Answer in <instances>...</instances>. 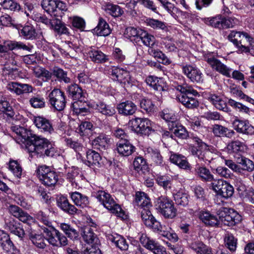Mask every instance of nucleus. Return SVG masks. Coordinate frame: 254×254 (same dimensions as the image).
Here are the masks:
<instances>
[{
	"instance_id": "obj_1",
	"label": "nucleus",
	"mask_w": 254,
	"mask_h": 254,
	"mask_svg": "<svg viewBox=\"0 0 254 254\" xmlns=\"http://www.w3.org/2000/svg\"><path fill=\"white\" fill-rule=\"evenodd\" d=\"M26 148L32 157L44 158L53 157L56 152L54 145L47 138L35 135Z\"/></svg>"
},
{
	"instance_id": "obj_2",
	"label": "nucleus",
	"mask_w": 254,
	"mask_h": 254,
	"mask_svg": "<svg viewBox=\"0 0 254 254\" xmlns=\"http://www.w3.org/2000/svg\"><path fill=\"white\" fill-rule=\"evenodd\" d=\"M176 89L182 93L178 99L185 107L193 109L199 106V102L196 98L199 96L198 92L186 83L178 85Z\"/></svg>"
},
{
	"instance_id": "obj_3",
	"label": "nucleus",
	"mask_w": 254,
	"mask_h": 254,
	"mask_svg": "<svg viewBox=\"0 0 254 254\" xmlns=\"http://www.w3.org/2000/svg\"><path fill=\"white\" fill-rule=\"evenodd\" d=\"M235 160L237 164H236L231 160H225V163L226 166L232 169L233 171L238 173L243 174L244 172H252L254 170V163L250 160L242 155L235 156Z\"/></svg>"
},
{
	"instance_id": "obj_4",
	"label": "nucleus",
	"mask_w": 254,
	"mask_h": 254,
	"mask_svg": "<svg viewBox=\"0 0 254 254\" xmlns=\"http://www.w3.org/2000/svg\"><path fill=\"white\" fill-rule=\"evenodd\" d=\"M155 206L156 209L166 218L173 219L176 216L177 209L173 201L165 196L158 197Z\"/></svg>"
},
{
	"instance_id": "obj_5",
	"label": "nucleus",
	"mask_w": 254,
	"mask_h": 254,
	"mask_svg": "<svg viewBox=\"0 0 254 254\" xmlns=\"http://www.w3.org/2000/svg\"><path fill=\"white\" fill-rule=\"evenodd\" d=\"M132 129L142 135L148 136L154 132L152 128V123L147 118H136L129 122Z\"/></svg>"
},
{
	"instance_id": "obj_6",
	"label": "nucleus",
	"mask_w": 254,
	"mask_h": 254,
	"mask_svg": "<svg viewBox=\"0 0 254 254\" xmlns=\"http://www.w3.org/2000/svg\"><path fill=\"white\" fill-rule=\"evenodd\" d=\"M37 176L44 185L50 187L56 184L58 181L57 173L46 165L39 166L36 171Z\"/></svg>"
},
{
	"instance_id": "obj_7",
	"label": "nucleus",
	"mask_w": 254,
	"mask_h": 254,
	"mask_svg": "<svg viewBox=\"0 0 254 254\" xmlns=\"http://www.w3.org/2000/svg\"><path fill=\"white\" fill-rule=\"evenodd\" d=\"M43 230L46 234L47 241L52 246L60 247L68 244L66 237L57 229L51 227L44 228Z\"/></svg>"
},
{
	"instance_id": "obj_8",
	"label": "nucleus",
	"mask_w": 254,
	"mask_h": 254,
	"mask_svg": "<svg viewBox=\"0 0 254 254\" xmlns=\"http://www.w3.org/2000/svg\"><path fill=\"white\" fill-rule=\"evenodd\" d=\"M210 189L214 190L217 195L228 198L234 193L232 186L222 179L215 180L210 184Z\"/></svg>"
},
{
	"instance_id": "obj_9",
	"label": "nucleus",
	"mask_w": 254,
	"mask_h": 254,
	"mask_svg": "<svg viewBox=\"0 0 254 254\" xmlns=\"http://www.w3.org/2000/svg\"><path fill=\"white\" fill-rule=\"evenodd\" d=\"M65 96L63 91L59 89H54L48 95L49 103L55 110L62 111L66 105Z\"/></svg>"
},
{
	"instance_id": "obj_10",
	"label": "nucleus",
	"mask_w": 254,
	"mask_h": 254,
	"mask_svg": "<svg viewBox=\"0 0 254 254\" xmlns=\"http://www.w3.org/2000/svg\"><path fill=\"white\" fill-rule=\"evenodd\" d=\"M228 39L242 52L247 53L249 48L246 46L245 41L250 39V35L245 32L232 31L228 36Z\"/></svg>"
},
{
	"instance_id": "obj_11",
	"label": "nucleus",
	"mask_w": 254,
	"mask_h": 254,
	"mask_svg": "<svg viewBox=\"0 0 254 254\" xmlns=\"http://www.w3.org/2000/svg\"><path fill=\"white\" fill-rule=\"evenodd\" d=\"M204 59L213 69L227 77H229L231 76V68L227 67L217 59L212 53L205 54L204 55Z\"/></svg>"
},
{
	"instance_id": "obj_12",
	"label": "nucleus",
	"mask_w": 254,
	"mask_h": 254,
	"mask_svg": "<svg viewBox=\"0 0 254 254\" xmlns=\"http://www.w3.org/2000/svg\"><path fill=\"white\" fill-rule=\"evenodd\" d=\"M139 240L142 246L154 254H167L166 249L163 246L146 235L142 234Z\"/></svg>"
},
{
	"instance_id": "obj_13",
	"label": "nucleus",
	"mask_w": 254,
	"mask_h": 254,
	"mask_svg": "<svg viewBox=\"0 0 254 254\" xmlns=\"http://www.w3.org/2000/svg\"><path fill=\"white\" fill-rule=\"evenodd\" d=\"M149 227L151 228L154 232L158 233L170 241L177 242L178 240L177 235L174 232L170 227H166L165 226L162 225L160 222L156 219Z\"/></svg>"
},
{
	"instance_id": "obj_14",
	"label": "nucleus",
	"mask_w": 254,
	"mask_h": 254,
	"mask_svg": "<svg viewBox=\"0 0 254 254\" xmlns=\"http://www.w3.org/2000/svg\"><path fill=\"white\" fill-rule=\"evenodd\" d=\"M183 73L193 82L200 83L203 81L202 73L195 65L190 64L182 66Z\"/></svg>"
},
{
	"instance_id": "obj_15",
	"label": "nucleus",
	"mask_w": 254,
	"mask_h": 254,
	"mask_svg": "<svg viewBox=\"0 0 254 254\" xmlns=\"http://www.w3.org/2000/svg\"><path fill=\"white\" fill-rule=\"evenodd\" d=\"M57 205L64 212L69 215H75L80 214L81 211L76 207L71 204L67 197L64 196H61L57 199Z\"/></svg>"
},
{
	"instance_id": "obj_16",
	"label": "nucleus",
	"mask_w": 254,
	"mask_h": 254,
	"mask_svg": "<svg viewBox=\"0 0 254 254\" xmlns=\"http://www.w3.org/2000/svg\"><path fill=\"white\" fill-rule=\"evenodd\" d=\"M193 174L203 182H213L215 180L214 176L211 174L210 170L204 165L196 164L194 167Z\"/></svg>"
},
{
	"instance_id": "obj_17",
	"label": "nucleus",
	"mask_w": 254,
	"mask_h": 254,
	"mask_svg": "<svg viewBox=\"0 0 254 254\" xmlns=\"http://www.w3.org/2000/svg\"><path fill=\"white\" fill-rule=\"evenodd\" d=\"M8 210L10 214L23 223H29L33 221L32 216L17 205H10Z\"/></svg>"
},
{
	"instance_id": "obj_18",
	"label": "nucleus",
	"mask_w": 254,
	"mask_h": 254,
	"mask_svg": "<svg viewBox=\"0 0 254 254\" xmlns=\"http://www.w3.org/2000/svg\"><path fill=\"white\" fill-rule=\"evenodd\" d=\"M234 129L239 133L245 134H252L254 132V127L248 120L235 119L233 122Z\"/></svg>"
},
{
	"instance_id": "obj_19",
	"label": "nucleus",
	"mask_w": 254,
	"mask_h": 254,
	"mask_svg": "<svg viewBox=\"0 0 254 254\" xmlns=\"http://www.w3.org/2000/svg\"><path fill=\"white\" fill-rule=\"evenodd\" d=\"M7 89L17 95L32 92L33 87L27 84L10 82L7 86Z\"/></svg>"
},
{
	"instance_id": "obj_20",
	"label": "nucleus",
	"mask_w": 254,
	"mask_h": 254,
	"mask_svg": "<svg viewBox=\"0 0 254 254\" xmlns=\"http://www.w3.org/2000/svg\"><path fill=\"white\" fill-rule=\"evenodd\" d=\"M64 177L72 186L76 187L82 180L83 175L79 169L73 167L68 170Z\"/></svg>"
},
{
	"instance_id": "obj_21",
	"label": "nucleus",
	"mask_w": 254,
	"mask_h": 254,
	"mask_svg": "<svg viewBox=\"0 0 254 254\" xmlns=\"http://www.w3.org/2000/svg\"><path fill=\"white\" fill-rule=\"evenodd\" d=\"M207 100L217 109L228 112L230 110L227 107L225 100L222 96L213 93H209Z\"/></svg>"
},
{
	"instance_id": "obj_22",
	"label": "nucleus",
	"mask_w": 254,
	"mask_h": 254,
	"mask_svg": "<svg viewBox=\"0 0 254 254\" xmlns=\"http://www.w3.org/2000/svg\"><path fill=\"white\" fill-rule=\"evenodd\" d=\"M170 161L180 168L186 171H191V167L187 158L181 154L174 153L170 157Z\"/></svg>"
},
{
	"instance_id": "obj_23",
	"label": "nucleus",
	"mask_w": 254,
	"mask_h": 254,
	"mask_svg": "<svg viewBox=\"0 0 254 254\" xmlns=\"http://www.w3.org/2000/svg\"><path fill=\"white\" fill-rule=\"evenodd\" d=\"M66 92L68 97L73 100H80L84 97L82 88L76 83L68 85L66 88Z\"/></svg>"
},
{
	"instance_id": "obj_24",
	"label": "nucleus",
	"mask_w": 254,
	"mask_h": 254,
	"mask_svg": "<svg viewBox=\"0 0 254 254\" xmlns=\"http://www.w3.org/2000/svg\"><path fill=\"white\" fill-rule=\"evenodd\" d=\"M135 147L127 140H119L117 143L116 150L118 152L124 156H128L134 151Z\"/></svg>"
},
{
	"instance_id": "obj_25",
	"label": "nucleus",
	"mask_w": 254,
	"mask_h": 254,
	"mask_svg": "<svg viewBox=\"0 0 254 254\" xmlns=\"http://www.w3.org/2000/svg\"><path fill=\"white\" fill-rule=\"evenodd\" d=\"M69 195L73 202L77 206L84 208L89 206V200L86 195L77 191L70 192Z\"/></svg>"
},
{
	"instance_id": "obj_26",
	"label": "nucleus",
	"mask_w": 254,
	"mask_h": 254,
	"mask_svg": "<svg viewBox=\"0 0 254 254\" xmlns=\"http://www.w3.org/2000/svg\"><path fill=\"white\" fill-rule=\"evenodd\" d=\"M117 108L120 114L125 116L132 115L137 110L136 106L130 101H127L118 104Z\"/></svg>"
},
{
	"instance_id": "obj_27",
	"label": "nucleus",
	"mask_w": 254,
	"mask_h": 254,
	"mask_svg": "<svg viewBox=\"0 0 254 254\" xmlns=\"http://www.w3.org/2000/svg\"><path fill=\"white\" fill-rule=\"evenodd\" d=\"M34 123L41 131L51 133L54 131L53 126L48 119L42 117H36L34 118Z\"/></svg>"
},
{
	"instance_id": "obj_28",
	"label": "nucleus",
	"mask_w": 254,
	"mask_h": 254,
	"mask_svg": "<svg viewBox=\"0 0 254 254\" xmlns=\"http://www.w3.org/2000/svg\"><path fill=\"white\" fill-rule=\"evenodd\" d=\"M245 146L244 142L239 140H233L228 143L226 149L229 153L235 154V157L241 155L240 153L244 151Z\"/></svg>"
},
{
	"instance_id": "obj_29",
	"label": "nucleus",
	"mask_w": 254,
	"mask_h": 254,
	"mask_svg": "<svg viewBox=\"0 0 254 254\" xmlns=\"http://www.w3.org/2000/svg\"><path fill=\"white\" fill-rule=\"evenodd\" d=\"M204 22L207 25L216 29H225V16L221 14L205 18Z\"/></svg>"
},
{
	"instance_id": "obj_30",
	"label": "nucleus",
	"mask_w": 254,
	"mask_h": 254,
	"mask_svg": "<svg viewBox=\"0 0 254 254\" xmlns=\"http://www.w3.org/2000/svg\"><path fill=\"white\" fill-rule=\"evenodd\" d=\"M212 131L214 136L219 137L231 138L235 133L233 130L229 129L225 127L218 124H215L212 126Z\"/></svg>"
},
{
	"instance_id": "obj_31",
	"label": "nucleus",
	"mask_w": 254,
	"mask_h": 254,
	"mask_svg": "<svg viewBox=\"0 0 254 254\" xmlns=\"http://www.w3.org/2000/svg\"><path fill=\"white\" fill-rule=\"evenodd\" d=\"M94 34L100 36H107L111 33L108 23L102 17H100L97 26L92 30Z\"/></svg>"
},
{
	"instance_id": "obj_32",
	"label": "nucleus",
	"mask_w": 254,
	"mask_h": 254,
	"mask_svg": "<svg viewBox=\"0 0 254 254\" xmlns=\"http://www.w3.org/2000/svg\"><path fill=\"white\" fill-rule=\"evenodd\" d=\"M81 235L83 240L88 244H97L98 242L93 229L89 225H85L82 228Z\"/></svg>"
},
{
	"instance_id": "obj_33",
	"label": "nucleus",
	"mask_w": 254,
	"mask_h": 254,
	"mask_svg": "<svg viewBox=\"0 0 254 254\" xmlns=\"http://www.w3.org/2000/svg\"><path fill=\"white\" fill-rule=\"evenodd\" d=\"M0 111L4 113L9 119L14 118L15 113L12 107L1 92H0Z\"/></svg>"
},
{
	"instance_id": "obj_34",
	"label": "nucleus",
	"mask_w": 254,
	"mask_h": 254,
	"mask_svg": "<svg viewBox=\"0 0 254 254\" xmlns=\"http://www.w3.org/2000/svg\"><path fill=\"white\" fill-rule=\"evenodd\" d=\"M29 239L38 248L43 249L46 246L45 238L41 234H37L32 229L28 231Z\"/></svg>"
},
{
	"instance_id": "obj_35",
	"label": "nucleus",
	"mask_w": 254,
	"mask_h": 254,
	"mask_svg": "<svg viewBox=\"0 0 254 254\" xmlns=\"http://www.w3.org/2000/svg\"><path fill=\"white\" fill-rule=\"evenodd\" d=\"M86 159L85 163L86 165L90 167L99 166V162L101 159L99 153L93 150L88 149L86 151Z\"/></svg>"
},
{
	"instance_id": "obj_36",
	"label": "nucleus",
	"mask_w": 254,
	"mask_h": 254,
	"mask_svg": "<svg viewBox=\"0 0 254 254\" xmlns=\"http://www.w3.org/2000/svg\"><path fill=\"white\" fill-rule=\"evenodd\" d=\"M189 247L197 254H213L211 248L200 241L193 242Z\"/></svg>"
},
{
	"instance_id": "obj_37",
	"label": "nucleus",
	"mask_w": 254,
	"mask_h": 254,
	"mask_svg": "<svg viewBox=\"0 0 254 254\" xmlns=\"http://www.w3.org/2000/svg\"><path fill=\"white\" fill-rule=\"evenodd\" d=\"M160 116L168 123L169 128L179 122L177 116L172 110L164 109L161 113Z\"/></svg>"
},
{
	"instance_id": "obj_38",
	"label": "nucleus",
	"mask_w": 254,
	"mask_h": 254,
	"mask_svg": "<svg viewBox=\"0 0 254 254\" xmlns=\"http://www.w3.org/2000/svg\"><path fill=\"white\" fill-rule=\"evenodd\" d=\"M95 197L107 209L111 210V199L109 193L100 190L96 193Z\"/></svg>"
},
{
	"instance_id": "obj_39",
	"label": "nucleus",
	"mask_w": 254,
	"mask_h": 254,
	"mask_svg": "<svg viewBox=\"0 0 254 254\" xmlns=\"http://www.w3.org/2000/svg\"><path fill=\"white\" fill-rule=\"evenodd\" d=\"M199 218L206 225L211 226H217L219 223L217 217L207 211L202 212L200 214Z\"/></svg>"
},
{
	"instance_id": "obj_40",
	"label": "nucleus",
	"mask_w": 254,
	"mask_h": 254,
	"mask_svg": "<svg viewBox=\"0 0 254 254\" xmlns=\"http://www.w3.org/2000/svg\"><path fill=\"white\" fill-rule=\"evenodd\" d=\"M134 169L138 173H145L148 171V167L146 160L141 156L134 158L133 162Z\"/></svg>"
},
{
	"instance_id": "obj_41",
	"label": "nucleus",
	"mask_w": 254,
	"mask_h": 254,
	"mask_svg": "<svg viewBox=\"0 0 254 254\" xmlns=\"http://www.w3.org/2000/svg\"><path fill=\"white\" fill-rule=\"evenodd\" d=\"M110 138L104 135H101L92 141V145L99 149H106L110 146Z\"/></svg>"
},
{
	"instance_id": "obj_42",
	"label": "nucleus",
	"mask_w": 254,
	"mask_h": 254,
	"mask_svg": "<svg viewBox=\"0 0 254 254\" xmlns=\"http://www.w3.org/2000/svg\"><path fill=\"white\" fill-rule=\"evenodd\" d=\"M171 130H172L174 134L178 137L181 139H187L189 136V132L180 123L178 122V124H175L173 127L169 128Z\"/></svg>"
},
{
	"instance_id": "obj_43",
	"label": "nucleus",
	"mask_w": 254,
	"mask_h": 254,
	"mask_svg": "<svg viewBox=\"0 0 254 254\" xmlns=\"http://www.w3.org/2000/svg\"><path fill=\"white\" fill-rule=\"evenodd\" d=\"M112 214H114L118 218L122 220H125L128 219V215L127 213L122 208V206L118 204L113 198Z\"/></svg>"
},
{
	"instance_id": "obj_44",
	"label": "nucleus",
	"mask_w": 254,
	"mask_h": 254,
	"mask_svg": "<svg viewBox=\"0 0 254 254\" xmlns=\"http://www.w3.org/2000/svg\"><path fill=\"white\" fill-rule=\"evenodd\" d=\"M112 244L121 251H126L128 248L126 240L122 236L117 233L112 235Z\"/></svg>"
},
{
	"instance_id": "obj_45",
	"label": "nucleus",
	"mask_w": 254,
	"mask_h": 254,
	"mask_svg": "<svg viewBox=\"0 0 254 254\" xmlns=\"http://www.w3.org/2000/svg\"><path fill=\"white\" fill-rule=\"evenodd\" d=\"M145 81L147 85L151 87L155 90L160 91L163 90V81L162 78L153 75H149L146 77Z\"/></svg>"
},
{
	"instance_id": "obj_46",
	"label": "nucleus",
	"mask_w": 254,
	"mask_h": 254,
	"mask_svg": "<svg viewBox=\"0 0 254 254\" xmlns=\"http://www.w3.org/2000/svg\"><path fill=\"white\" fill-rule=\"evenodd\" d=\"M224 244L226 247L231 252H234L236 250L237 239L233 234L227 232L224 237Z\"/></svg>"
},
{
	"instance_id": "obj_47",
	"label": "nucleus",
	"mask_w": 254,
	"mask_h": 254,
	"mask_svg": "<svg viewBox=\"0 0 254 254\" xmlns=\"http://www.w3.org/2000/svg\"><path fill=\"white\" fill-rule=\"evenodd\" d=\"M174 199L177 205L186 206L189 202V195L182 191L174 193Z\"/></svg>"
},
{
	"instance_id": "obj_48",
	"label": "nucleus",
	"mask_w": 254,
	"mask_h": 254,
	"mask_svg": "<svg viewBox=\"0 0 254 254\" xmlns=\"http://www.w3.org/2000/svg\"><path fill=\"white\" fill-rule=\"evenodd\" d=\"M148 154L152 162L155 165H163V158L160 151L157 149H150L148 151Z\"/></svg>"
},
{
	"instance_id": "obj_49",
	"label": "nucleus",
	"mask_w": 254,
	"mask_h": 254,
	"mask_svg": "<svg viewBox=\"0 0 254 254\" xmlns=\"http://www.w3.org/2000/svg\"><path fill=\"white\" fill-rule=\"evenodd\" d=\"M60 227L65 235L70 239L73 240L77 239L79 236L78 232L70 225L66 223H62L61 224Z\"/></svg>"
},
{
	"instance_id": "obj_50",
	"label": "nucleus",
	"mask_w": 254,
	"mask_h": 254,
	"mask_svg": "<svg viewBox=\"0 0 254 254\" xmlns=\"http://www.w3.org/2000/svg\"><path fill=\"white\" fill-rule=\"evenodd\" d=\"M19 33L26 39H33L36 36V33L34 28L31 25H25L19 29Z\"/></svg>"
},
{
	"instance_id": "obj_51",
	"label": "nucleus",
	"mask_w": 254,
	"mask_h": 254,
	"mask_svg": "<svg viewBox=\"0 0 254 254\" xmlns=\"http://www.w3.org/2000/svg\"><path fill=\"white\" fill-rule=\"evenodd\" d=\"M139 106L140 108L147 114H152L155 111V105L150 99L142 98L140 100Z\"/></svg>"
},
{
	"instance_id": "obj_52",
	"label": "nucleus",
	"mask_w": 254,
	"mask_h": 254,
	"mask_svg": "<svg viewBox=\"0 0 254 254\" xmlns=\"http://www.w3.org/2000/svg\"><path fill=\"white\" fill-rule=\"evenodd\" d=\"M71 109L73 113L81 116H85L89 112V108L84 107L80 100L74 102L71 105Z\"/></svg>"
},
{
	"instance_id": "obj_53",
	"label": "nucleus",
	"mask_w": 254,
	"mask_h": 254,
	"mask_svg": "<svg viewBox=\"0 0 254 254\" xmlns=\"http://www.w3.org/2000/svg\"><path fill=\"white\" fill-rule=\"evenodd\" d=\"M139 39L141 40L144 45L148 47L152 46L155 44V37L143 30L140 31Z\"/></svg>"
},
{
	"instance_id": "obj_54",
	"label": "nucleus",
	"mask_w": 254,
	"mask_h": 254,
	"mask_svg": "<svg viewBox=\"0 0 254 254\" xmlns=\"http://www.w3.org/2000/svg\"><path fill=\"white\" fill-rule=\"evenodd\" d=\"M53 75L56 77L60 82H64L65 83H68L70 82V78L67 77V72L63 69L55 67L53 70Z\"/></svg>"
},
{
	"instance_id": "obj_55",
	"label": "nucleus",
	"mask_w": 254,
	"mask_h": 254,
	"mask_svg": "<svg viewBox=\"0 0 254 254\" xmlns=\"http://www.w3.org/2000/svg\"><path fill=\"white\" fill-rule=\"evenodd\" d=\"M50 27L54 29V30L59 34H66L68 33V29L65 27V25L57 18L52 20Z\"/></svg>"
},
{
	"instance_id": "obj_56",
	"label": "nucleus",
	"mask_w": 254,
	"mask_h": 254,
	"mask_svg": "<svg viewBox=\"0 0 254 254\" xmlns=\"http://www.w3.org/2000/svg\"><path fill=\"white\" fill-rule=\"evenodd\" d=\"M7 47L9 50H23L28 52H31L33 48L31 46H29L22 42L16 41H10L8 43Z\"/></svg>"
},
{
	"instance_id": "obj_57",
	"label": "nucleus",
	"mask_w": 254,
	"mask_h": 254,
	"mask_svg": "<svg viewBox=\"0 0 254 254\" xmlns=\"http://www.w3.org/2000/svg\"><path fill=\"white\" fill-rule=\"evenodd\" d=\"M9 169L17 178L21 177L22 169L17 161L10 160L9 162Z\"/></svg>"
},
{
	"instance_id": "obj_58",
	"label": "nucleus",
	"mask_w": 254,
	"mask_h": 254,
	"mask_svg": "<svg viewBox=\"0 0 254 254\" xmlns=\"http://www.w3.org/2000/svg\"><path fill=\"white\" fill-rule=\"evenodd\" d=\"M56 6L54 9L53 15L59 17H62L64 14V12L67 10V6L66 4L61 0H57Z\"/></svg>"
},
{
	"instance_id": "obj_59",
	"label": "nucleus",
	"mask_w": 254,
	"mask_h": 254,
	"mask_svg": "<svg viewBox=\"0 0 254 254\" xmlns=\"http://www.w3.org/2000/svg\"><path fill=\"white\" fill-rule=\"evenodd\" d=\"M142 30L137 29L133 27H128L127 28L124 32V36L127 39L132 40V38H134L138 40L140 36V31Z\"/></svg>"
},
{
	"instance_id": "obj_60",
	"label": "nucleus",
	"mask_w": 254,
	"mask_h": 254,
	"mask_svg": "<svg viewBox=\"0 0 254 254\" xmlns=\"http://www.w3.org/2000/svg\"><path fill=\"white\" fill-rule=\"evenodd\" d=\"M147 25L154 29L165 30L167 29L166 23L163 21L153 18H148L146 20Z\"/></svg>"
},
{
	"instance_id": "obj_61",
	"label": "nucleus",
	"mask_w": 254,
	"mask_h": 254,
	"mask_svg": "<svg viewBox=\"0 0 254 254\" xmlns=\"http://www.w3.org/2000/svg\"><path fill=\"white\" fill-rule=\"evenodd\" d=\"M0 245L5 252L9 253V254H20V252L14 246L10 238H8V240L3 242Z\"/></svg>"
},
{
	"instance_id": "obj_62",
	"label": "nucleus",
	"mask_w": 254,
	"mask_h": 254,
	"mask_svg": "<svg viewBox=\"0 0 254 254\" xmlns=\"http://www.w3.org/2000/svg\"><path fill=\"white\" fill-rule=\"evenodd\" d=\"M29 103L34 108L41 109L45 106V101L43 97L37 95L31 97L29 100Z\"/></svg>"
},
{
	"instance_id": "obj_63",
	"label": "nucleus",
	"mask_w": 254,
	"mask_h": 254,
	"mask_svg": "<svg viewBox=\"0 0 254 254\" xmlns=\"http://www.w3.org/2000/svg\"><path fill=\"white\" fill-rule=\"evenodd\" d=\"M57 0H42L41 5L42 8L49 14L53 15L55 8L57 5Z\"/></svg>"
},
{
	"instance_id": "obj_64",
	"label": "nucleus",
	"mask_w": 254,
	"mask_h": 254,
	"mask_svg": "<svg viewBox=\"0 0 254 254\" xmlns=\"http://www.w3.org/2000/svg\"><path fill=\"white\" fill-rule=\"evenodd\" d=\"M0 3L4 9L12 11H17L20 9V5L14 0H3Z\"/></svg>"
}]
</instances>
